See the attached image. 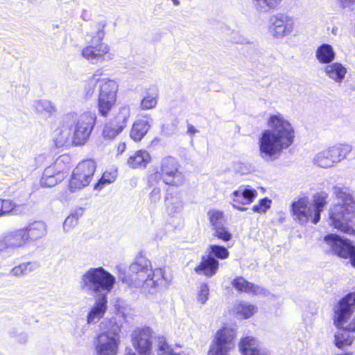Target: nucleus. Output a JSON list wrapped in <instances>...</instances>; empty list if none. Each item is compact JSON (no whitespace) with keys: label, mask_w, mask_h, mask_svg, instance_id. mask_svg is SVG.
<instances>
[{"label":"nucleus","mask_w":355,"mask_h":355,"mask_svg":"<svg viewBox=\"0 0 355 355\" xmlns=\"http://www.w3.org/2000/svg\"><path fill=\"white\" fill-rule=\"evenodd\" d=\"M264 130L259 139L260 157L266 162L277 159L284 149L291 146L295 138V130L290 121L281 113L270 114Z\"/></svg>","instance_id":"1"},{"label":"nucleus","mask_w":355,"mask_h":355,"mask_svg":"<svg viewBox=\"0 0 355 355\" xmlns=\"http://www.w3.org/2000/svg\"><path fill=\"white\" fill-rule=\"evenodd\" d=\"M119 278L130 287L140 288L145 294L155 295L162 286L168 284L162 268L153 269L148 259L137 257L128 267L127 271H120Z\"/></svg>","instance_id":"2"},{"label":"nucleus","mask_w":355,"mask_h":355,"mask_svg":"<svg viewBox=\"0 0 355 355\" xmlns=\"http://www.w3.org/2000/svg\"><path fill=\"white\" fill-rule=\"evenodd\" d=\"M354 311L355 292L346 295L333 307L334 324L338 329L334 336V342L335 345L338 348L350 345L354 340V337L350 336L349 332H355V318L345 329L343 326Z\"/></svg>","instance_id":"3"},{"label":"nucleus","mask_w":355,"mask_h":355,"mask_svg":"<svg viewBox=\"0 0 355 355\" xmlns=\"http://www.w3.org/2000/svg\"><path fill=\"white\" fill-rule=\"evenodd\" d=\"M334 193L338 202L329 209L330 225L340 232L352 234L354 230L349 222L355 212L353 198L346 187L336 186L334 187Z\"/></svg>","instance_id":"4"},{"label":"nucleus","mask_w":355,"mask_h":355,"mask_svg":"<svg viewBox=\"0 0 355 355\" xmlns=\"http://www.w3.org/2000/svg\"><path fill=\"white\" fill-rule=\"evenodd\" d=\"M115 283V277L101 266L88 268L78 279L80 290L94 297L107 296Z\"/></svg>","instance_id":"5"},{"label":"nucleus","mask_w":355,"mask_h":355,"mask_svg":"<svg viewBox=\"0 0 355 355\" xmlns=\"http://www.w3.org/2000/svg\"><path fill=\"white\" fill-rule=\"evenodd\" d=\"M99 327L102 332L94 342L96 355H117L121 343V327L114 318H103Z\"/></svg>","instance_id":"6"},{"label":"nucleus","mask_w":355,"mask_h":355,"mask_svg":"<svg viewBox=\"0 0 355 355\" xmlns=\"http://www.w3.org/2000/svg\"><path fill=\"white\" fill-rule=\"evenodd\" d=\"M328 197L326 193H318L313 196V203L306 198L293 202L291 210L293 218L300 225H306L309 221L317 224L320 220V214L327 204Z\"/></svg>","instance_id":"7"},{"label":"nucleus","mask_w":355,"mask_h":355,"mask_svg":"<svg viewBox=\"0 0 355 355\" xmlns=\"http://www.w3.org/2000/svg\"><path fill=\"white\" fill-rule=\"evenodd\" d=\"M105 24L98 23L90 33L89 44L82 49V55L91 63L108 62L114 58V52L107 44L103 42Z\"/></svg>","instance_id":"8"},{"label":"nucleus","mask_w":355,"mask_h":355,"mask_svg":"<svg viewBox=\"0 0 355 355\" xmlns=\"http://www.w3.org/2000/svg\"><path fill=\"white\" fill-rule=\"evenodd\" d=\"M99 84L98 97V110L101 116L106 117L116 103V94L119 89L118 83L110 79H96L92 78L87 80L89 90L87 94H92L95 85Z\"/></svg>","instance_id":"9"},{"label":"nucleus","mask_w":355,"mask_h":355,"mask_svg":"<svg viewBox=\"0 0 355 355\" xmlns=\"http://www.w3.org/2000/svg\"><path fill=\"white\" fill-rule=\"evenodd\" d=\"M96 115L91 112L81 114L69 113L64 116V122L71 127L74 125L72 144L81 146L88 140L95 124Z\"/></svg>","instance_id":"10"},{"label":"nucleus","mask_w":355,"mask_h":355,"mask_svg":"<svg viewBox=\"0 0 355 355\" xmlns=\"http://www.w3.org/2000/svg\"><path fill=\"white\" fill-rule=\"evenodd\" d=\"M180 164L176 158L165 156L160 161V171H156L148 175L150 186L161 183L162 180L168 185L180 186L184 180V175L179 170Z\"/></svg>","instance_id":"11"},{"label":"nucleus","mask_w":355,"mask_h":355,"mask_svg":"<svg viewBox=\"0 0 355 355\" xmlns=\"http://www.w3.org/2000/svg\"><path fill=\"white\" fill-rule=\"evenodd\" d=\"M96 165L93 159H89L80 162L73 169L71 178L69 182V189L71 192H75L89 185Z\"/></svg>","instance_id":"12"},{"label":"nucleus","mask_w":355,"mask_h":355,"mask_svg":"<svg viewBox=\"0 0 355 355\" xmlns=\"http://www.w3.org/2000/svg\"><path fill=\"white\" fill-rule=\"evenodd\" d=\"M294 26L295 21L293 17L284 13H277L270 18L268 31L273 37L282 39L291 34Z\"/></svg>","instance_id":"13"},{"label":"nucleus","mask_w":355,"mask_h":355,"mask_svg":"<svg viewBox=\"0 0 355 355\" xmlns=\"http://www.w3.org/2000/svg\"><path fill=\"white\" fill-rule=\"evenodd\" d=\"M133 347L139 355H151L153 331L148 327H137L131 334Z\"/></svg>","instance_id":"14"},{"label":"nucleus","mask_w":355,"mask_h":355,"mask_svg":"<svg viewBox=\"0 0 355 355\" xmlns=\"http://www.w3.org/2000/svg\"><path fill=\"white\" fill-rule=\"evenodd\" d=\"M324 241L339 257H349L352 265L355 267V246L352 245L348 240L331 234L326 236Z\"/></svg>","instance_id":"15"},{"label":"nucleus","mask_w":355,"mask_h":355,"mask_svg":"<svg viewBox=\"0 0 355 355\" xmlns=\"http://www.w3.org/2000/svg\"><path fill=\"white\" fill-rule=\"evenodd\" d=\"M234 335L231 329L223 328L218 330L208 355H229V351L234 347Z\"/></svg>","instance_id":"16"},{"label":"nucleus","mask_w":355,"mask_h":355,"mask_svg":"<svg viewBox=\"0 0 355 355\" xmlns=\"http://www.w3.org/2000/svg\"><path fill=\"white\" fill-rule=\"evenodd\" d=\"M28 241L22 228L10 231L0 238V251H12L24 248Z\"/></svg>","instance_id":"17"},{"label":"nucleus","mask_w":355,"mask_h":355,"mask_svg":"<svg viewBox=\"0 0 355 355\" xmlns=\"http://www.w3.org/2000/svg\"><path fill=\"white\" fill-rule=\"evenodd\" d=\"M63 158L62 156L60 157L53 165L49 166L45 168L40 180L42 187H54L64 180L66 176L64 172V168L60 166L61 162H63Z\"/></svg>","instance_id":"18"},{"label":"nucleus","mask_w":355,"mask_h":355,"mask_svg":"<svg viewBox=\"0 0 355 355\" xmlns=\"http://www.w3.org/2000/svg\"><path fill=\"white\" fill-rule=\"evenodd\" d=\"M257 196V191L250 186L240 187L230 195L232 201V207L239 211L247 210L246 207L239 205H246L252 203Z\"/></svg>","instance_id":"19"},{"label":"nucleus","mask_w":355,"mask_h":355,"mask_svg":"<svg viewBox=\"0 0 355 355\" xmlns=\"http://www.w3.org/2000/svg\"><path fill=\"white\" fill-rule=\"evenodd\" d=\"M94 303L89 309L86 319L89 324H96L102 319L107 310V296L94 297Z\"/></svg>","instance_id":"20"},{"label":"nucleus","mask_w":355,"mask_h":355,"mask_svg":"<svg viewBox=\"0 0 355 355\" xmlns=\"http://www.w3.org/2000/svg\"><path fill=\"white\" fill-rule=\"evenodd\" d=\"M239 349L243 355H270L267 348L261 347L257 339L250 336L241 340Z\"/></svg>","instance_id":"21"},{"label":"nucleus","mask_w":355,"mask_h":355,"mask_svg":"<svg viewBox=\"0 0 355 355\" xmlns=\"http://www.w3.org/2000/svg\"><path fill=\"white\" fill-rule=\"evenodd\" d=\"M26 239L28 243L36 241L47 234V225L42 220H35L24 227Z\"/></svg>","instance_id":"22"},{"label":"nucleus","mask_w":355,"mask_h":355,"mask_svg":"<svg viewBox=\"0 0 355 355\" xmlns=\"http://www.w3.org/2000/svg\"><path fill=\"white\" fill-rule=\"evenodd\" d=\"M218 266V261L207 254V257H202V261L194 270L198 274L211 277L216 274Z\"/></svg>","instance_id":"23"},{"label":"nucleus","mask_w":355,"mask_h":355,"mask_svg":"<svg viewBox=\"0 0 355 355\" xmlns=\"http://www.w3.org/2000/svg\"><path fill=\"white\" fill-rule=\"evenodd\" d=\"M151 156L146 150H138L127 159L128 166L133 169L145 168L151 162Z\"/></svg>","instance_id":"24"},{"label":"nucleus","mask_w":355,"mask_h":355,"mask_svg":"<svg viewBox=\"0 0 355 355\" xmlns=\"http://www.w3.org/2000/svg\"><path fill=\"white\" fill-rule=\"evenodd\" d=\"M325 75L336 83H340L345 79L347 69L340 62L330 63L324 67Z\"/></svg>","instance_id":"25"},{"label":"nucleus","mask_w":355,"mask_h":355,"mask_svg":"<svg viewBox=\"0 0 355 355\" xmlns=\"http://www.w3.org/2000/svg\"><path fill=\"white\" fill-rule=\"evenodd\" d=\"M232 286L236 290L242 292L252 293L255 295H263L264 296H266L268 294V291L266 289L251 284L241 277H236L233 280Z\"/></svg>","instance_id":"26"},{"label":"nucleus","mask_w":355,"mask_h":355,"mask_svg":"<svg viewBox=\"0 0 355 355\" xmlns=\"http://www.w3.org/2000/svg\"><path fill=\"white\" fill-rule=\"evenodd\" d=\"M315 58L321 64H330L336 58V53L331 45L322 44L315 51Z\"/></svg>","instance_id":"27"},{"label":"nucleus","mask_w":355,"mask_h":355,"mask_svg":"<svg viewBox=\"0 0 355 355\" xmlns=\"http://www.w3.org/2000/svg\"><path fill=\"white\" fill-rule=\"evenodd\" d=\"M150 127L148 121L145 119L136 121L130 131V137L135 141H141L148 131Z\"/></svg>","instance_id":"28"},{"label":"nucleus","mask_w":355,"mask_h":355,"mask_svg":"<svg viewBox=\"0 0 355 355\" xmlns=\"http://www.w3.org/2000/svg\"><path fill=\"white\" fill-rule=\"evenodd\" d=\"M54 141L57 147L72 144L71 128L63 121V125L55 136Z\"/></svg>","instance_id":"29"},{"label":"nucleus","mask_w":355,"mask_h":355,"mask_svg":"<svg viewBox=\"0 0 355 355\" xmlns=\"http://www.w3.org/2000/svg\"><path fill=\"white\" fill-rule=\"evenodd\" d=\"M33 107L35 111L42 116V117L49 118L55 111V107L53 104L47 100H38L34 102Z\"/></svg>","instance_id":"30"},{"label":"nucleus","mask_w":355,"mask_h":355,"mask_svg":"<svg viewBox=\"0 0 355 355\" xmlns=\"http://www.w3.org/2000/svg\"><path fill=\"white\" fill-rule=\"evenodd\" d=\"M331 153V158L335 163H338L345 159L352 151V148L347 144H340L328 148Z\"/></svg>","instance_id":"31"},{"label":"nucleus","mask_w":355,"mask_h":355,"mask_svg":"<svg viewBox=\"0 0 355 355\" xmlns=\"http://www.w3.org/2000/svg\"><path fill=\"white\" fill-rule=\"evenodd\" d=\"M257 311V308L248 302H239L235 304L234 312L241 319H248L252 317Z\"/></svg>","instance_id":"32"},{"label":"nucleus","mask_w":355,"mask_h":355,"mask_svg":"<svg viewBox=\"0 0 355 355\" xmlns=\"http://www.w3.org/2000/svg\"><path fill=\"white\" fill-rule=\"evenodd\" d=\"M159 94L157 89L147 91L141 101V108L144 110L153 109L157 106Z\"/></svg>","instance_id":"33"},{"label":"nucleus","mask_w":355,"mask_h":355,"mask_svg":"<svg viewBox=\"0 0 355 355\" xmlns=\"http://www.w3.org/2000/svg\"><path fill=\"white\" fill-rule=\"evenodd\" d=\"M282 0H254L255 9L261 13H268L277 9Z\"/></svg>","instance_id":"34"},{"label":"nucleus","mask_w":355,"mask_h":355,"mask_svg":"<svg viewBox=\"0 0 355 355\" xmlns=\"http://www.w3.org/2000/svg\"><path fill=\"white\" fill-rule=\"evenodd\" d=\"M313 163L321 168L331 167L336 164L333 158H331L329 149L323 150L317 153L313 158Z\"/></svg>","instance_id":"35"},{"label":"nucleus","mask_w":355,"mask_h":355,"mask_svg":"<svg viewBox=\"0 0 355 355\" xmlns=\"http://www.w3.org/2000/svg\"><path fill=\"white\" fill-rule=\"evenodd\" d=\"M84 209L77 207L65 219L63 223V229L65 232H69L72 228L75 227L78 223V220L83 216Z\"/></svg>","instance_id":"36"},{"label":"nucleus","mask_w":355,"mask_h":355,"mask_svg":"<svg viewBox=\"0 0 355 355\" xmlns=\"http://www.w3.org/2000/svg\"><path fill=\"white\" fill-rule=\"evenodd\" d=\"M37 268V264L33 262H26L19 264L14 267L11 271L10 274L13 276H24L29 274L30 272L35 270Z\"/></svg>","instance_id":"37"},{"label":"nucleus","mask_w":355,"mask_h":355,"mask_svg":"<svg viewBox=\"0 0 355 355\" xmlns=\"http://www.w3.org/2000/svg\"><path fill=\"white\" fill-rule=\"evenodd\" d=\"M158 354L165 355H187L184 352L179 351L178 349H174L170 346L166 341L164 336L158 338Z\"/></svg>","instance_id":"38"},{"label":"nucleus","mask_w":355,"mask_h":355,"mask_svg":"<svg viewBox=\"0 0 355 355\" xmlns=\"http://www.w3.org/2000/svg\"><path fill=\"white\" fill-rule=\"evenodd\" d=\"M130 116V108L128 105H122L120 107L118 113L112 120L122 128H124Z\"/></svg>","instance_id":"39"},{"label":"nucleus","mask_w":355,"mask_h":355,"mask_svg":"<svg viewBox=\"0 0 355 355\" xmlns=\"http://www.w3.org/2000/svg\"><path fill=\"white\" fill-rule=\"evenodd\" d=\"M166 206L169 214H175L180 212L183 208V202L178 196L166 197Z\"/></svg>","instance_id":"40"},{"label":"nucleus","mask_w":355,"mask_h":355,"mask_svg":"<svg viewBox=\"0 0 355 355\" xmlns=\"http://www.w3.org/2000/svg\"><path fill=\"white\" fill-rule=\"evenodd\" d=\"M208 255L209 257H214V259L217 258L218 259L224 260L229 257L230 252L224 246L210 245L209 246Z\"/></svg>","instance_id":"41"},{"label":"nucleus","mask_w":355,"mask_h":355,"mask_svg":"<svg viewBox=\"0 0 355 355\" xmlns=\"http://www.w3.org/2000/svg\"><path fill=\"white\" fill-rule=\"evenodd\" d=\"M123 130V128L119 125H117L116 123L112 121H110L105 125L103 135L105 138L113 139L117 136Z\"/></svg>","instance_id":"42"},{"label":"nucleus","mask_w":355,"mask_h":355,"mask_svg":"<svg viewBox=\"0 0 355 355\" xmlns=\"http://www.w3.org/2000/svg\"><path fill=\"white\" fill-rule=\"evenodd\" d=\"M207 216L214 229L223 225V213L222 211L211 209L207 212Z\"/></svg>","instance_id":"43"},{"label":"nucleus","mask_w":355,"mask_h":355,"mask_svg":"<svg viewBox=\"0 0 355 355\" xmlns=\"http://www.w3.org/2000/svg\"><path fill=\"white\" fill-rule=\"evenodd\" d=\"M116 179L115 172H105L101 178L95 184L94 189L101 190L105 184L113 182Z\"/></svg>","instance_id":"44"},{"label":"nucleus","mask_w":355,"mask_h":355,"mask_svg":"<svg viewBox=\"0 0 355 355\" xmlns=\"http://www.w3.org/2000/svg\"><path fill=\"white\" fill-rule=\"evenodd\" d=\"M16 207L10 200L0 199V218L10 214Z\"/></svg>","instance_id":"45"},{"label":"nucleus","mask_w":355,"mask_h":355,"mask_svg":"<svg viewBox=\"0 0 355 355\" xmlns=\"http://www.w3.org/2000/svg\"><path fill=\"white\" fill-rule=\"evenodd\" d=\"M209 289L207 284L202 283L198 288L197 292V300L201 304H205L208 300Z\"/></svg>","instance_id":"46"},{"label":"nucleus","mask_w":355,"mask_h":355,"mask_svg":"<svg viewBox=\"0 0 355 355\" xmlns=\"http://www.w3.org/2000/svg\"><path fill=\"white\" fill-rule=\"evenodd\" d=\"M214 235L218 239H221L223 241H228L232 239L231 233L223 225L214 228Z\"/></svg>","instance_id":"47"},{"label":"nucleus","mask_w":355,"mask_h":355,"mask_svg":"<svg viewBox=\"0 0 355 355\" xmlns=\"http://www.w3.org/2000/svg\"><path fill=\"white\" fill-rule=\"evenodd\" d=\"M271 200L267 198L261 199L259 203L252 207V210L257 213H265L270 207Z\"/></svg>","instance_id":"48"},{"label":"nucleus","mask_w":355,"mask_h":355,"mask_svg":"<svg viewBox=\"0 0 355 355\" xmlns=\"http://www.w3.org/2000/svg\"><path fill=\"white\" fill-rule=\"evenodd\" d=\"M161 183L154 184L153 186L149 185L150 187H152V190L149 194V199L151 202L156 203L161 199V188L159 184ZM148 184H150L148 183Z\"/></svg>","instance_id":"49"},{"label":"nucleus","mask_w":355,"mask_h":355,"mask_svg":"<svg viewBox=\"0 0 355 355\" xmlns=\"http://www.w3.org/2000/svg\"><path fill=\"white\" fill-rule=\"evenodd\" d=\"M231 40L233 42L236 43V44H247L249 42L247 38H245L243 35H240L237 32L232 33Z\"/></svg>","instance_id":"50"},{"label":"nucleus","mask_w":355,"mask_h":355,"mask_svg":"<svg viewBox=\"0 0 355 355\" xmlns=\"http://www.w3.org/2000/svg\"><path fill=\"white\" fill-rule=\"evenodd\" d=\"M238 171L242 174H247L251 171V166L247 164H240Z\"/></svg>","instance_id":"51"},{"label":"nucleus","mask_w":355,"mask_h":355,"mask_svg":"<svg viewBox=\"0 0 355 355\" xmlns=\"http://www.w3.org/2000/svg\"><path fill=\"white\" fill-rule=\"evenodd\" d=\"M343 8H347L354 4L355 0H337Z\"/></svg>","instance_id":"52"},{"label":"nucleus","mask_w":355,"mask_h":355,"mask_svg":"<svg viewBox=\"0 0 355 355\" xmlns=\"http://www.w3.org/2000/svg\"><path fill=\"white\" fill-rule=\"evenodd\" d=\"M198 130H197L193 125H188L187 134H189L191 137H193L196 133H198Z\"/></svg>","instance_id":"53"},{"label":"nucleus","mask_w":355,"mask_h":355,"mask_svg":"<svg viewBox=\"0 0 355 355\" xmlns=\"http://www.w3.org/2000/svg\"><path fill=\"white\" fill-rule=\"evenodd\" d=\"M28 340V335L26 333H21L18 336L17 340L20 343H26Z\"/></svg>","instance_id":"54"},{"label":"nucleus","mask_w":355,"mask_h":355,"mask_svg":"<svg viewBox=\"0 0 355 355\" xmlns=\"http://www.w3.org/2000/svg\"><path fill=\"white\" fill-rule=\"evenodd\" d=\"M126 149V144L124 142H121L117 146V154L120 155L125 152Z\"/></svg>","instance_id":"55"},{"label":"nucleus","mask_w":355,"mask_h":355,"mask_svg":"<svg viewBox=\"0 0 355 355\" xmlns=\"http://www.w3.org/2000/svg\"><path fill=\"white\" fill-rule=\"evenodd\" d=\"M173 2V6H178L180 5V1L179 0H171Z\"/></svg>","instance_id":"56"},{"label":"nucleus","mask_w":355,"mask_h":355,"mask_svg":"<svg viewBox=\"0 0 355 355\" xmlns=\"http://www.w3.org/2000/svg\"><path fill=\"white\" fill-rule=\"evenodd\" d=\"M125 355H137V354L135 353H134V352H132V353L126 354Z\"/></svg>","instance_id":"57"},{"label":"nucleus","mask_w":355,"mask_h":355,"mask_svg":"<svg viewBox=\"0 0 355 355\" xmlns=\"http://www.w3.org/2000/svg\"><path fill=\"white\" fill-rule=\"evenodd\" d=\"M252 3H254V0H252Z\"/></svg>","instance_id":"58"}]
</instances>
